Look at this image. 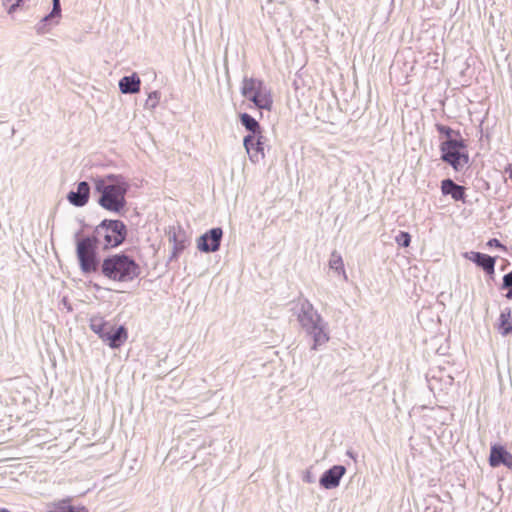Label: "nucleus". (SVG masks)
<instances>
[{
  "mask_svg": "<svg viewBox=\"0 0 512 512\" xmlns=\"http://www.w3.org/2000/svg\"><path fill=\"white\" fill-rule=\"evenodd\" d=\"M252 148L249 147V150H246L249 159L253 163H258L260 160L264 159V146L259 142L252 143Z\"/></svg>",
  "mask_w": 512,
  "mask_h": 512,
  "instance_id": "nucleus-25",
  "label": "nucleus"
},
{
  "mask_svg": "<svg viewBox=\"0 0 512 512\" xmlns=\"http://www.w3.org/2000/svg\"><path fill=\"white\" fill-rule=\"evenodd\" d=\"M159 100L160 92L152 91L151 93H149L144 106L146 109H154L158 105Z\"/></svg>",
  "mask_w": 512,
  "mask_h": 512,
  "instance_id": "nucleus-27",
  "label": "nucleus"
},
{
  "mask_svg": "<svg viewBox=\"0 0 512 512\" xmlns=\"http://www.w3.org/2000/svg\"><path fill=\"white\" fill-rule=\"evenodd\" d=\"M52 6H54V10L57 11L59 8H61L60 0H52Z\"/></svg>",
  "mask_w": 512,
  "mask_h": 512,
  "instance_id": "nucleus-33",
  "label": "nucleus"
},
{
  "mask_svg": "<svg viewBox=\"0 0 512 512\" xmlns=\"http://www.w3.org/2000/svg\"><path fill=\"white\" fill-rule=\"evenodd\" d=\"M505 298L508 300H512V289L508 290L505 294Z\"/></svg>",
  "mask_w": 512,
  "mask_h": 512,
  "instance_id": "nucleus-35",
  "label": "nucleus"
},
{
  "mask_svg": "<svg viewBox=\"0 0 512 512\" xmlns=\"http://www.w3.org/2000/svg\"><path fill=\"white\" fill-rule=\"evenodd\" d=\"M119 90L123 94H135L140 91L141 80L136 73L123 76L119 80Z\"/></svg>",
  "mask_w": 512,
  "mask_h": 512,
  "instance_id": "nucleus-17",
  "label": "nucleus"
},
{
  "mask_svg": "<svg viewBox=\"0 0 512 512\" xmlns=\"http://www.w3.org/2000/svg\"><path fill=\"white\" fill-rule=\"evenodd\" d=\"M327 325V322L323 319L319 323H315L303 329L313 340L311 346L312 350H318L320 346L329 341L330 337L327 331Z\"/></svg>",
  "mask_w": 512,
  "mask_h": 512,
  "instance_id": "nucleus-10",
  "label": "nucleus"
},
{
  "mask_svg": "<svg viewBox=\"0 0 512 512\" xmlns=\"http://www.w3.org/2000/svg\"><path fill=\"white\" fill-rule=\"evenodd\" d=\"M505 172H506V173H508L509 178L512 180V167H511V166H508V167L505 169Z\"/></svg>",
  "mask_w": 512,
  "mask_h": 512,
  "instance_id": "nucleus-34",
  "label": "nucleus"
},
{
  "mask_svg": "<svg viewBox=\"0 0 512 512\" xmlns=\"http://www.w3.org/2000/svg\"><path fill=\"white\" fill-rule=\"evenodd\" d=\"M439 149L440 159L449 164L456 172L461 171L469 163L467 144L463 137H456L455 140H443Z\"/></svg>",
  "mask_w": 512,
  "mask_h": 512,
  "instance_id": "nucleus-5",
  "label": "nucleus"
},
{
  "mask_svg": "<svg viewBox=\"0 0 512 512\" xmlns=\"http://www.w3.org/2000/svg\"><path fill=\"white\" fill-rule=\"evenodd\" d=\"M82 230L74 234L76 243V256L80 270L83 274H90L99 271L100 260L98 248L101 246L96 238L91 235L81 237Z\"/></svg>",
  "mask_w": 512,
  "mask_h": 512,
  "instance_id": "nucleus-4",
  "label": "nucleus"
},
{
  "mask_svg": "<svg viewBox=\"0 0 512 512\" xmlns=\"http://www.w3.org/2000/svg\"><path fill=\"white\" fill-rule=\"evenodd\" d=\"M466 258L480 267L486 274L495 273L496 257L485 253L471 251L465 254Z\"/></svg>",
  "mask_w": 512,
  "mask_h": 512,
  "instance_id": "nucleus-15",
  "label": "nucleus"
},
{
  "mask_svg": "<svg viewBox=\"0 0 512 512\" xmlns=\"http://www.w3.org/2000/svg\"><path fill=\"white\" fill-rule=\"evenodd\" d=\"M95 192L100 194L97 203L103 209L122 214L126 205L129 184L122 175L107 174L93 178Z\"/></svg>",
  "mask_w": 512,
  "mask_h": 512,
  "instance_id": "nucleus-1",
  "label": "nucleus"
},
{
  "mask_svg": "<svg viewBox=\"0 0 512 512\" xmlns=\"http://www.w3.org/2000/svg\"><path fill=\"white\" fill-rule=\"evenodd\" d=\"M265 140H266V138L263 135V130L261 128L255 134H247L246 136H244V138H243V146H244L245 150H249V147L252 148V145H253L252 143L259 142L261 145L264 146Z\"/></svg>",
  "mask_w": 512,
  "mask_h": 512,
  "instance_id": "nucleus-24",
  "label": "nucleus"
},
{
  "mask_svg": "<svg viewBox=\"0 0 512 512\" xmlns=\"http://www.w3.org/2000/svg\"><path fill=\"white\" fill-rule=\"evenodd\" d=\"M395 241L401 247H408L411 243V235L408 232L400 231L396 236Z\"/></svg>",
  "mask_w": 512,
  "mask_h": 512,
  "instance_id": "nucleus-28",
  "label": "nucleus"
},
{
  "mask_svg": "<svg viewBox=\"0 0 512 512\" xmlns=\"http://www.w3.org/2000/svg\"><path fill=\"white\" fill-rule=\"evenodd\" d=\"M500 289L507 290V291L512 289V270L503 276Z\"/></svg>",
  "mask_w": 512,
  "mask_h": 512,
  "instance_id": "nucleus-29",
  "label": "nucleus"
},
{
  "mask_svg": "<svg viewBox=\"0 0 512 512\" xmlns=\"http://www.w3.org/2000/svg\"><path fill=\"white\" fill-rule=\"evenodd\" d=\"M99 270L105 278L121 283L132 282L142 273L139 263L125 251L104 257Z\"/></svg>",
  "mask_w": 512,
  "mask_h": 512,
  "instance_id": "nucleus-2",
  "label": "nucleus"
},
{
  "mask_svg": "<svg viewBox=\"0 0 512 512\" xmlns=\"http://www.w3.org/2000/svg\"><path fill=\"white\" fill-rule=\"evenodd\" d=\"M0 512H11V511L7 508H0Z\"/></svg>",
  "mask_w": 512,
  "mask_h": 512,
  "instance_id": "nucleus-36",
  "label": "nucleus"
},
{
  "mask_svg": "<svg viewBox=\"0 0 512 512\" xmlns=\"http://www.w3.org/2000/svg\"><path fill=\"white\" fill-rule=\"evenodd\" d=\"M128 338V330L124 325H111L108 332L101 339L111 349H119Z\"/></svg>",
  "mask_w": 512,
  "mask_h": 512,
  "instance_id": "nucleus-12",
  "label": "nucleus"
},
{
  "mask_svg": "<svg viewBox=\"0 0 512 512\" xmlns=\"http://www.w3.org/2000/svg\"><path fill=\"white\" fill-rule=\"evenodd\" d=\"M296 315L302 329L323 320V317L314 308L313 304L306 298L299 300V308Z\"/></svg>",
  "mask_w": 512,
  "mask_h": 512,
  "instance_id": "nucleus-8",
  "label": "nucleus"
},
{
  "mask_svg": "<svg viewBox=\"0 0 512 512\" xmlns=\"http://www.w3.org/2000/svg\"><path fill=\"white\" fill-rule=\"evenodd\" d=\"M442 195H450L454 201L466 202V189L464 186L455 183L451 178L441 181Z\"/></svg>",
  "mask_w": 512,
  "mask_h": 512,
  "instance_id": "nucleus-16",
  "label": "nucleus"
},
{
  "mask_svg": "<svg viewBox=\"0 0 512 512\" xmlns=\"http://www.w3.org/2000/svg\"><path fill=\"white\" fill-rule=\"evenodd\" d=\"M25 0H16L15 3L11 4L8 8L7 12L9 14H13L23 3Z\"/></svg>",
  "mask_w": 512,
  "mask_h": 512,
  "instance_id": "nucleus-31",
  "label": "nucleus"
},
{
  "mask_svg": "<svg viewBox=\"0 0 512 512\" xmlns=\"http://www.w3.org/2000/svg\"><path fill=\"white\" fill-rule=\"evenodd\" d=\"M346 473V467L343 465H333L325 470L319 478V485L326 489L331 490L339 486L342 477Z\"/></svg>",
  "mask_w": 512,
  "mask_h": 512,
  "instance_id": "nucleus-9",
  "label": "nucleus"
},
{
  "mask_svg": "<svg viewBox=\"0 0 512 512\" xmlns=\"http://www.w3.org/2000/svg\"><path fill=\"white\" fill-rule=\"evenodd\" d=\"M487 275H488L491 279H493V278H494L495 273H494V274H487Z\"/></svg>",
  "mask_w": 512,
  "mask_h": 512,
  "instance_id": "nucleus-38",
  "label": "nucleus"
},
{
  "mask_svg": "<svg viewBox=\"0 0 512 512\" xmlns=\"http://www.w3.org/2000/svg\"><path fill=\"white\" fill-rule=\"evenodd\" d=\"M91 187L87 181H80L76 190H71L67 194V200L75 207H84L90 199Z\"/></svg>",
  "mask_w": 512,
  "mask_h": 512,
  "instance_id": "nucleus-13",
  "label": "nucleus"
},
{
  "mask_svg": "<svg viewBox=\"0 0 512 512\" xmlns=\"http://www.w3.org/2000/svg\"><path fill=\"white\" fill-rule=\"evenodd\" d=\"M487 245L490 247H497V248H502V249L505 248L504 245L497 238L490 239L487 242Z\"/></svg>",
  "mask_w": 512,
  "mask_h": 512,
  "instance_id": "nucleus-32",
  "label": "nucleus"
},
{
  "mask_svg": "<svg viewBox=\"0 0 512 512\" xmlns=\"http://www.w3.org/2000/svg\"><path fill=\"white\" fill-rule=\"evenodd\" d=\"M328 265L331 270H333L337 275H342L343 279L347 281V275L342 256L336 250L332 251Z\"/></svg>",
  "mask_w": 512,
  "mask_h": 512,
  "instance_id": "nucleus-21",
  "label": "nucleus"
},
{
  "mask_svg": "<svg viewBox=\"0 0 512 512\" xmlns=\"http://www.w3.org/2000/svg\"><path fill=\"white\" fill-rule=\"evenodd\" d=\"M511 308L505 307L502 309L499 316L498 331L502 336H508L512 334V323H511Z\"/></svg>",
  "mask_w": 512,
  "mask_h": 512,
  "instance_id": "nucleus-20",
  "label": "nucleus"
},
{
  "mask_svg": "<svg viewBox=\"0 0 512 512\" xmlns=\"http://www.w3.org/2000/svg\"><path fill=\"white\" fill-rule=\"evenodd\" d=\"M239 120L241 125L249 132L248 134H255L262 128L260 123L247 112L240 113Z\"/></svg>",
  "mask_w": 512,
  "mask_h": 512,
  "instance_id": "nucleus-22",
  "label": "nucleus"
},
{
  "mask_svg": "<svg viewBox=\"0 0 512 512\" xmlns=\"http://www.w3.org/2000/svg\"><path fill=\"white\" fill-rule=\"evenodd\" d=\"M489 465L493 468L501 465L512 469V454L501 444H493L490 448Z\"/></svg>",
  "mask_w": 512,
  "mask_h": 512,
  "instance_id": "nucleus-11",
  "label": "nucleus"
},
{
  "mask_svg": "<svg viewBox=\"0 0 512 512\" xmlns=\"http://www.w3.org/2000/svg\"><path fill=\"white\" fill-rule=\"evenodd\" d=\"M303 481L306 483H314L315 482V476L312 474L310 470H306L303 475Z\"/></svg>",
  "mask_w": 512,
  "mask_h": 512,
  "instance_id": "nucleus-30",
  "label": "nucleus"
},
{
  "mask_svg": "<svg viewBox=\"0 0 512 512\" xmlns=\"http://www.w3.org/2000/svg\"><path fill=\"white\" fill-rule=\"evenodd\" d=\"M50 512H88L84 506L75 507L70 504L69 499H63L56 503H53Z\"/></svg>",
  "mask_w": 512,
  "mask_h": 512,
  "instance_id": "nucleus-23",
  "label": "nucleus"
},
{
  "mask_svg": "<svg viewBox=\"0 0 512 512\" xmlns=\"http://www.w3.org/2000/svg\"><path fill=\"white\" fill-rule=\"evenodd\" d=\"M223 237L221 227H213L197 238V249L203 253H213L220 249Z\"/></svg>",
  "mask_w": 512,
  "mask_h": 512,
  "instance_id": "nucleus-7",
  "label": "nucleus"
},
{
  "mask_svg": "<svg viewBox=\"0 0 512 512\" xmlns=\"http://www.w3.org/2000/svg\"><path fill=\"white\" fill-rule=\"evenodd\" d=\"M103 251L118 248L128 237L127 225L120 219H103L93 230Z\"/></svg>",
  "mask_w": 512,
  "mask_h": 512,
  "instance_id": "nucleus-3",
  "label": "nucleus"
},
{
  "mask_svg": "<svg viewBox=\"0 0 512 512\" xmlns=\"http://www.w3.org/2000/svg\"><path fill=\"white\" fill-rule=\"evenodd\" d=\"M62 9L59 8L57 11L54 10V6H52V10L49 14L45 15L35 26V29L38 34H43L47 31V26L57 24L58 19L61 17Z\"/></svg>",
  "mask_w": 512,
  "mask_h": 512,
  "instance_id": "nucleus-18",
  "label": "nucleus"
},
{
  "mask_svg": "<svg viewBox=\"0 0 512 512\" xmlns=\"http://www.w3.org/2000/svg\"><path fill=\"white\" fill-rule=\"evenodd\" d=\"M347 455L353 458V453L351 451H347Z\"/></svg>",
  "mask_w": 512,
  "mask_h": 512,
  "instance_id": "nucleus-37",
  "label": "nucleus"
},
{
  "mask_svg": "<svg viewBox=\"0 0 512 512\" xmlns=\"http://www.w3.org/2000/svg\"><path fill=\"white\" fill-rule=\"evenodd\" d=\"M241 95L251 101L255 107L270 111L273 99L264 82L253 77H244L241 85Z\"/></svg>",
  "mask_w": 512,
  "mask_h": 512,
  "instance_id": "nucleus-6",
  "label": "nucleus"
},
{
  "mask_svg": "<svg viewBox=\"0 0 512 512\" xmlns=\"http://www.w3.org/2000/svg\"><path fill=\"white\" fill-rule=\"evenodd\" d=\"M435 128L440 135L445 137L444 140H455L456 137H462L459 130H454L444 124L436 123Z\"/></svg>",
  "mask_w": 512,
  "mask_h": 512,
  "instance_id": "nucleus-26",
  "label": "nucleus"
},
{
  "mask_svg": "<svg viewBox=\"0 0 512 512\" xmlns=\"http://www.w3.org/2000/svg\"><path fill=\"white\" fill-rule=\"evenodd\" d=\"M168 239L169 242L173 244V249L169 257V260L177 259L180 253H182L186 249L189 240L185 232L180 228L178 230L172 228L169 231Z\"/></svg>",
  "mask_w": 512,
  "mask_h": 512,
  "instance_id": "nucleus-14",
  "label": "nucleus"
},
{
  "mask_svg": "<svg viewBox=\"0 0 512 512\" xmlns=\"http://www.w3.org/2000/svg\"><path fill=\"white\" fill-rule=\"evenodd\" d=\"M112 324L106 321L102 316H92L89 320L90 329L98 335L100 339L108 332Z\"/></svg>",
  "mask_w": 512,
  "mask_h": 512,
  "instance_id": "nucleus-19",
  "label": "nucleus"
}]
</instances>
